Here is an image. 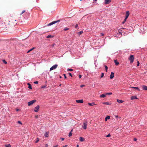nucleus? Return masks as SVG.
I'll return each instance as SVG.
<instances>
[{"label": "nucleus", "mask_w": 147, "mask_h": 147, "mask_svg": "<svg viewBox=\"0 0 147 147\" xmlns=\"http://www.w3.org/2000/svg\"><path fill=\"white\" fill-rule=\"evenodd\" d=\"M63 20V19H62L58 20L57 21H54L48 24L47 25V26H51V25H53L55 23L59 22L61 20Z\"/></svg>", "instance_id": "obj_1"}, {"label": "nucleus", "mask_w": 147, "mask_h": 147, "mask_svg": "<svg viewBox=\"0 0 147 147\" xmlns=\"http://www.w3.org/2000/svg\"><path fill=\"white\" fill-rule=\"evenodd\" d=\"M129 59L130 61V63H132L134 60V55H130V57L129 58Z\"/></svg>", "instance_id": "obj_2"}, {"label": "nucleus", "mask_w": 147, "mask_h": 147, "mask_svg": "<svg viewBox=\"0 0 147 147\" xmlns=\"http://www.w3.org/2000/svg\"><path fill=\"white\" fill-rule=\"evenodd\" d=\"M36 102V100H31L30 102H29L28 103V105L29 106H30L32 105L34 103Z\"/></svg>", "instance_id": "obj_3"}, {"label": "nucleus", "mask_w": 147, "mask_h": 147, "mask_svg": "<svg viewBox=\"0 0 147 147\" xmlns=\"http://www.w3.org/2000/svg\"><path fill=\"white\" fill-rule=\"evenodd\" d=\"M57 66L58 65L57 64H55L53 65L50 68V71H51L53 69H55L57 68Z\"/></svg>", "instance_id": "obj_4"}, {"label": "nucleus", "mask_w": 147, "mask_h": 147, "mask_svg": "<svg viewBox=\"0 0 147 147\" xmlns=\"http://www.w3.org/2000/svg\"><path fill=\"white\" fill-rule=\"evenodd\" d=\"M87 123L86 121L85 122H84L83 123V125H82V127L85 129H86L87 128Z\"/></svg>", "instance_id": "obj_5"}, {"label": "nucleus", "mask_w": 147, "mask_h": 147, "mask_svg": "<svg viewBox=\"0 0 147 147\" xmlns=\"http://www.w3.org/2000/svg\"><path fill=\"white\" fill-rule=\"evenodd\" d=\"M111 0H105L104 3L105 4H107L109 3L111 1Z\"/></svg>", "instance_id": "obj_6"}, {"label": "nucleus", "mask_w": 147, "mask_h": 147, "mask_svg": "<svg viewBox=\"0 0 147 147\" xmlns=\"http://www.w3.org/2000/svg\"><path fill=\"white\" fill-rule=\"evenodd\" d=\"M76 102L77 103H83L84 102L83 100V99L76 100Z\"/></svg>", "instance_id": "obj_7"}, {"label": "nucleus", "mask_w": 147, "mask_h": 147, "mask_svg": "<svg viewBox=\"0 0 147 147\" xmlns=\"http://www.w3.org/2000/svg\"><path fill=\"white\" fill-rule=\"evenodd\" d=\"M114 73L111 72V74L110 75V78L111 79H112V78H113L114 77Z\"/></svg>", "instance_id": "obj_8"}, {"label": "nucleus", "mask_w": 147, "mask_h": 147, "mask_svg": "<svg viewBox=\"0 0 147 147\" xmlns=\"http://www.w3.org/2000/svg\"><path fill=\"white\" fill-rule=\"evenodd\" d=\"M129 11H127L126 12V13L125 14V18L127 19L128 17L129 16Z\"/></svg>", "instance_id": "obj_9"}, {"label": "nucleus", "mask_w": 147, "mask_h": 147, "mask_svg": "<svg viewBox=\"0 0 147 147\" xmlns=\"http://www.w3.org/2000/svg\"><path fill=\"white\" fill-rule=\"evenodd\" d=\"M142 89L143 90H147V86L145 85H143L142 86Z\"/></svg>", "instance_id": "obj_10"}, {"label": "nucleus", "mask_w": 147, "mask_h": 147, "mask_svg": "<svg viewBox=\"0 0 147 147\" xmlns=\"http://www.w3.org/2000/svg\"><path fill=\"white\" fill-rule=\"evenodd\" d=\"M46 137H48L49 136V132L48 131H46L45 132L44 135Z\"/></svg>", "instance_id": "obj_11"}, {"label": "nucleus", "mask_w": 147, "mask_h": 147, "mask_svg": "<svg viewBox=\"0 0 147 147\" xmlns=\"http://www.w3.org/2000/svg\"><path fill=\"white\" fill-rule=\"evenodd\" d=\"M131 100L134 99H138V98L136 97V96H133L131 97Z\"/></svg>", "instance_id": "obj_12"}, {"label": "nucleus", "mask_w": 147, "mask_h": 147, "mask_svg": "<svg viewBox=\"0 0 147 147\" xmlns=\"http://www.w3.org/2000/svg\"><path fill=\"white\" fill-rule=\"evenodd\" d=\"M85 139L84 138L82 137H80V140L81 142H83L84 141Z\"/></svg>", "instance_id": "obj_13"}, {"label": "nucleus", "mask_w": 147, "mask_h": 147, "mask_svg": "<svg viewBox=\"0 0 147 147\" xmlns=\"http://www.w3.org/2000/svg\"><path fill=\"white\" fill-rule=\"evenodd\" d=\"M53 37H54V36H51V35H48L46 37V38H53Z\"/></svg>", "instance_id": "obj_14"}, {"label": "nucleus", "mask_w": 147, "mask_h": 147, "mask_svg": "<svg viewBox=\"0 0 147 147\" xmlns=\"http://www.w3.org/2000/svg\"><path fill=\"white\" fill-rule=\"evenodd\" d=\"M106 94H102L100 96V98H104L106 97Z\"/></svg>", "instance_id": "obj_15"}, {"label": "nucleus", "mask_w": 147, "mask_h": 147, "mask_svg": "<svg viewBox=\"0 0 147 147\" xmlns=\"http://www.w3.org/2000/svg\"><path fill=\"white\" fill-rule=\"evenodd\" d=\"M114 62H115V65H118L119 63V62H118L117 61V60H114Z\"/></svg>", "instance_id": "obj_16"}, {"label": "nucleus", "mask_w": 147, "mask_h": 147, "mask_svg": "<svg viewBox=\"0 0 147 147\" xmlns=\"http://www.w3.org/2000/svg\"><path fill=\"white\" fill-rule=\"evenodd\" d=\"M110 119V117L109 116H108L106 117L105 118V121H107V119Z\"/></svg>", "instance_id": "obj_17"}, {"label": "nucleus", "mask_w": 147, "mask_h": 147, "mask_svg": "<svg viewBox=\"0 0 147 147\" xmlns=\"http://www.w3.org/2000/svg\"><path fill=\"white\" fill-rule=\"evenodd\" d=\"M131 88H134L135 89H136V90H138L139 91L140 90L137 87H131Z\"/></svg>", "instance_id": "obj_18"}, {"label": "nucleus", "mask_w": 147, "mask_h": 147, "mask_svg": "<svg viewBox=\"0 0 147 147\" xmlns=\"http://www.w3.org/2000/svg\"><path fill=\"white\" fill-rule=\"evenodd\" d=\"M28 88L30 89H32V86L29 83L28 84Z\"/></svg>", "instance_id": "obj_19"}, {"label": "nucleus", "mask_w": 147, "mask_h": 147, "mask_svg": "<svg viewBox=\"0 0 147 147\" xmlns=\"http://www.w3.org/2000/svg\"><path fill=\"white\" fill-rule=\"evenodd\" d=\"M117 101L119 103H122L123 102V101L122 100H119L118 99L117 100Z\"/></svg>", "instance_id": "obj_20"}, {"label": "nucleus", "mask_w": 147, "mask_h": 147, "mask_svg": "<svg viewBox=\"0 0 147 147\" xmlns=\"http://www.w3.org/2000/svg\"><path fill=\"white\" fill-rule=\"evenodd\" d=\"M83 33V31H80L78 33V35L80 36Z\"/></svg>", "instance_id": "obj_21"}, {"label": "nucleus", "mask_w": 147, "mask_h": 147, "mask_svg": "<svg viewBox=\"0 0 147 147\" xmlns=\"http://www.w3.org/2000/svg\"><path fill=\"white\" fill-rule=\"evenodd\" d=\"M13 21L15 22V24H16V20H14V19L12 20H11L9 22H10V23H11Z\"/></svg>", "instance_id": "obj_22"}, {"label": "nucleus", "mask_w": 147, "mask_h": 147, "mask_svg": "<svg viewBox=\"0 0 147 147\" xmlns=\"http://www.w3.org/2000/svg\"><path fill=\"white\" fill-rule=\"evenodd\" d=\"M69 30V28H67V27H65L63 29L64 31H66L67 30Z\"/></svg>", "instance_id": "obj_23"}, {"label": "nucleus", "mask_w": 147, "mask_h": 147, "mask_svg": "<svg viewBox=\"0 0 147 147\" xmlns=\"http://www.w3.org/2000/svg\"><path fill=\"white\" fill-rule=\"evenodd\" d=\"M88 105L90 106H93V105H94V104L92 103H88Z\"/></svg>", "instance_id": "obj_24"}, {"label": "nucleus", "mask_w": 147, "mask_h": 147, "mask_svg": "<svg viewBox=\"0 0 147 147\" xmlns=\"http://www.w3.org/2000/svg\"><path fill=\"white\" fill-rule=\"evenodd\" d=\"M5 147H11V145L10 144H8V145H5Z\"/></svg>", "instance_id": "obj_25"}, {"label": "nucleus", "mask_w": 147, "mask_h": 147, "mask_svg": "<svg viewBox=\"0 0 147 147\" xmlns=\"http://www.w3.org/2000/svg\"><path fill=\"white\" fill-rule=\"evenodd\" d=\"M105 71L106 72H107V70H108V68L107 67V66L106 65H105Z\"/></svg>", "instance_id": "obj_26"}, {"label": "nucleus", "mask_w": 147, "mask_h": 147, "mask_svg": "<svg viewBox=\"0 0 147 147\" xmlns=\"http://www.w3.org/2000/svg\"><path fill=\"white\" fill-rule=\"evenodd\" d=\"M2 61L3 63H4L5 64H6L7 63V62L5 60H3Z\"/></svg>", "instance_id": "obj_27"}, {"label": "nucleus", "mask_w": 147, "mask_h": 147, "mask_svg": "<svg viewBox=\"0 0 147 147\" xmlns=\"http://www.w3.org/2000/svg\"><path fill=\"white\" fill-rule=\"evenodd\" d=\"M106 95H111L112 94V93L111 92L107 93L106 94Z\"/></svg>", "instance_id": "obj_28"}, {"label": "nucleus", "mask_w": 147, "mask_h": 147, "mask_svg": "<svg viewBox=\"0 0 147 147\" xmlns=\"http://www.w3.org/2000/svg\"><path fill=\"white\" fill-rule=\"evenodd\" d=\"M39 106H36V107H35V109L37 110H38V109H39Z\"/></svg>", "instance_id": "obj_29"}, {"label": "nucleus", "mask_w": 147, "mask_h": 147, "mask_svg": "<svg viewBox=\"0 0 147 147\" xmlns=\"http://www.w3.org/2000/svg\"><path fill=\"white\" fill-rule=\"evenodd\" d=\"M25 12V10H23L22 11V12L20 14V15H22V14L23 13H24Z\"/></svg>", "instance_id": "obj_30"}, {"label": "nucleus", "mask_w": 147, "mask_h": 147, "mask_svg": "<svg viewBox=\"0 0 147 147\" xmlns=\"http://www.w3.org/2000/svg\"><path fill=\"white\" fill-rule=\"evenodd\" d=\"M127 19L126 18H125V19L122 22V24H124L125 23V22L126 21V20Z\"/></svg>", "instance_id": "obj_31"}, {"label": "nucleus", "mask_w": 147, "mask_h": 147, "mask_svg": "<svg viewBox=\"0 0 147 147\" xmlns=\"http://www.w3.org/2000/svg\"><path fill=\"white\" fill-rule=\"evenodd\" d=\"M72 133H71V132H70V133L69 134V136L70 137L71 136H72Z\"/></svg>", "instance_id": "obj_32"}, {"label": "nucleus", "mask_w": 147, "mask_h": 147, "mask_svg": "<svg viewBox=\"0 0 147 147\" xmlns=\"http://www.w3.org/2000/svg\"><path fill=\"white\" fill-rule=\"evenodd\" d=\"M67 71H73V69H68Z\"/></svg>", "instance_id": "obj_33"}, {"label": "nucleus", "mask_w": 147, "mask_h": 147, "mask_svg": "<svg viewBox=\"0 0 147 147\" xmlns=\"http://www.w3.org/2000/svg\"><path fill=\"white\" fill-rule=\"evenodd\" d=\"M104 76V74L103 73H102L101 74V78H102Z\"/></svg>", "instance_id": "obj_34"}, {"label": "nucleus", "mask_w": 147, "mask_h": 147, "mask_svg": "<svg viewBox=\"0 0 147 147\" xmlns=\"http://www.w3.org/2000/svg\"><path fill=\"white\" fill-rule=\"evenodd\" d=\"M111 136V135L110 134H109L108 135H107V136H106V137H110Z\"/></svg>", "instance_id": "obj_35"}, {"label": "nucleus", "mask_w": 147, "mask_h": 147, "mask_svg": "<svg viewBox=\"0 0 147 147\" xmlns=\"http://www.w3.org/2000/svg\"><path fill=\"white\" fill-rule=\"evenodd\" d=\"M39 141V139L38 138H37V140H36V141H35V143H37Z\"/></svg>", "instance_id": "obj_36"}, {"label": "nucleus", "mask_w": 147, "mask_h": 147, "mask_svg": "<svg viewBox=\"0 0 147 147\" xmlns=\"http://www.w3.org/2000/svg\"><path fill=\"white\" fill-rule=\"evenodd\" d=\"M18 123L20 124H21V125H22V123L20 121H18Z\"/></svg>", "instance_id": "obj_37"}, {"label": "nucleus", "mask_w": 147, "mask_h": 147, "mask_svg": "<svg viewBox=\"0 0 147 147\" xmlns=\"http://www.w3.org/2000/svg\"><path fill=\"white\" fill-rule=\"evenodd\" d=\"M38 83V81H36L34 82V83L35 84H37Z\"/></svg>", "instance_id": "obj_38"}, {"label": "nucleus", "mask_w": 147, "mask_h": 147, "mask_svg": "<svg viewBox=\"0 0 147 147\" xmlns=\"http://www.w3.org/2000/svg\"><path fill=\"white\" fill-rule=\"evenodd\" d=\"M139 64H140V63H139V61H137V66H139Z\"/></svg>", "instance_id": "obj_39"}, {"label": "nucleus", "mask_w": 147, "mask_h": 147, "mask_svg": "<svg viewBox=\"0 0 147 147\" xmlns=\"http://www.w3.org/2000/svg\"><path fill=\"white\" fill-rule=\"evenodd\" d=\"M104 104H106V105H108L109 104V103L108 102H105L104 103Z\"/></svg>", "instance_id": "obj_40"}, {"label": "nucleus", "mask_w": 147, "mask_h": 147, "mask_svg": "<svg viewBox=\"0 0 147 147\" xmlns=\"http://www.w3.org/2000/svg\"><path fill=\"white\" fill-rule=\"evenodd\" d=\"M85 86V85H81L80 86V87L81 88H82V87H84Z\"/></svg>", "instance_id": "obj_41"}, {"label": "nucleus", "mask_w": 147, "mask_h": 147, "mask_svg": "<svg viewBox=\"0 0 147 147\" xmlns=\"http://www.w3.org/2000/svg\"><path fill=\"white\" fill-rule=\"evenodd\" d=\"M32 49H31L30 50H29L28 52H27V53H29L30 52V51H32Z\"/></svg>", "instance_id": "obj_42"}, {"label": "nucleus", "mask_w": 147, "mask_h": 147, "mask_svg": "<svg viewBox=\"0 0 147 147\" xmlns=\"http://www.w3.org/2000/svg\"><path fill=\"white\" fill-rule=\"evenodd\" d=\"M69 75L70 76H71V77H72V74H71V73H69Z\"/></svg>", "instance_id": "obj_43"}, {"label": "nucleus", "mask_w": 147, "mask_h": 147, "mask_svg": "<svg viewBox=\"0 0 147 147\" xmlns=\"http://www.w3.org/2000/svg\"><path fill=\"white\" fill-rule=\"evenodd\" d=\"M63 75L64 76L65 78L66 79L67 78L66 76V75L65 74H64Z\"/></svg>", "instance_id": "obj_44"}, {"label": "nucleus", "mask_w": 147, "mask_h": 147, "mask_svg": "<svg viewBox=\"0 0 147 147\" xmlns=\"http://www.w3.org/2000/svg\"><path fill=\"white\" fill-rule=\"evenodd\" d=\"M78 24H76V25L75 27L76 28H77L78 27Z\"/></svg>", "instance_id": "obj_45"}, {"label": "nucleus", "mask_w": 147, "mask_h": 147, "mask_svg": "<svg viewBox=\"0 0 147 147\" xmlns=\"http://www.w3.org/2000/svg\"><path fill=\"white\" fill-rule=\"evenodd\" d=\"M61 140L62 141H63L64 140V138H61Z\"/></svg>", "instance_id": "obj_46"}, {"label": "nucleus", "mask_w": 147, "mask_h": 147, "mask_svg": "<svg viewBox=\"0 0 147 147\" xmlns=\"http://www.w3.org/2000/svg\"><path fill=\"white\" fill-rule=\"evenodd\" d=\"M46 87V86H43L42 87V88H45Z\"/></svg>", "instance_id": "obj_47"}, {"label": "nucleus", "mask_w": 147, "mask_h": 147, "mask_svg": "<svg viewBox=\"0 0 147 147\" xmlns=\"http://www.w3.org/2000/svg\"><path fill=\"white\" fill-rule=\"evenodd\" d=\"M79 77L80 78H81L82 77V75H80L79 76Z\"/></svg>", "instance_id": "obj_48"}, {"label": "nucleus", "mask_w": 147, "mask_h": 147, "mask_svg": "<svg viewBox=\"0 0 147 147\" xmlns=\"http://www.w3.org/2000/svg\"><path fill=\"white\" fill-rule=\"evenodd\" d=\"M118 32H119V33H121V30H119L118 31Z\"/></svg>", "instance_id": "obj_49"}, {"label": "nucleus", "mask_w": 147, "mask_h": 147, "mask_svg": "<svg viewBox=\"0 0 147 147\" xmlns=\"http://www.w3.org/2000/svg\"><path fill=\"white\" fill-rule=\"evenodd\" d=\"M101 35L102 36H103L104 35V34L102 33H101Z\"/></svg>", "instance_id": "obj_50"}, {"label": "nucleus", "mask_w": 147, "mask_h": 147, "mask_svg": "<svg viewBox=\"0 0 147 147\" xmlns=\"http://www.w3.org/2000/svg\"><path fill=\"white\" fill-rule=\"evenodd\" d=\"M137 140V139L136 138H135L134 139V141H136Z\"/></svg>", "instance_id": "obj_51"}, {"label": "nucleus", "mask_w": 147, "mask_h": 147, "mask_svg": "<svg viewBox=\"0 0 147 147\" xmlns=\"http://www.w3.org/2000/svg\"><path fill=\"white\" fill-rule=\"evenodd\" d=\"M54 147H58V145H57L56 146H54Z\"/></svg>", "instance_id": "obj_52"}, {"label": "nucleus", "mask_w": 147, "mask_h": 147, "mask_svg": "<svg viewBox=\"0 0 147 147\" xmlns=\"http://www.w3.org/2000/svg\"><path fill=\"white\" fill-rule=\"evenodd\" d=\"M67 145H66L65 146H64L63 147H67Z\"/></svg>", "instance_id": "obj_53"}, {"label": "nucleus", "mask_w": 147, "mask_h": 147, "mask_svg": "<svg viewBox=\"0 0 147 147\" xmlns=\"http://www.w3.org/2000/svg\"><path fill=\"white\" fill-rule=\"evenodd\" d=\"M115 117L116 118H117V117H118V116L117 115H115Z\"/></svg>", "instance_id": "obj_54"}, {"label": "nucleus", "mask_w": 147, "mask_h": 147, "mask_svg": "<svg viewBox=\"0 0 147 147\" xmlns=\"http://www.w3.org/2000/svg\"><path fill=\"white\" fill-rule=\"evenodd\" d=\"M38 116H35V117L36 118H38Z\"/></svg>", "instance_id": "obj_55"}, {"label": "nucleus", "mask_w": 147, "mask_h": 147, "mask_svg": "<svg viewBox=\"0 0 147 147\" xmlns=\"http://www.w3.org/2000/svg\"><path fill=\"white\" fill-rule=\"evenodd\" d=\"M72 131H73V129H72L71 130V131H70V132H71V133H72Z\"/></svg>", "instance_id": "obj_56"}, {"label": "nucleus", "mask_w": 147, "mask_h": 147, "mask_svg": "<svg viewBox=\"0 0 147 147\" xmlns=\"http://www.w3.org/2000/svg\"><path fill=\"white\" fill-rule=\"evenodd\" d=\"M77 147H79V145H77Z\"/></svg>", "instance_id": "obj_57"}, {"label": "nucleus", "mask_w": 147, "mask_h": 147, "mask_svg": "<svg viewBox=\"0 0 147 147\" xmlns=\"http://www.w3.org/2000/svg\"><path fill=\"white\" fill-rule=\"evenodd\" d=\"M35 111L36 112H37L38 111Z\"/></svg>", "instance_id": "obj_58"}, {"label": "nucleus", "mask_w": 147, "mask_h": 147, "mask_svg": "<svg viewBox=\"0 0 147 147\" xmlns=\"http://www.w3.org/2000/svg\"><path fill=\"white\" fill-rule=\"evenodd\" d=\"M16 110H17V111L19 110V109H17Z\"/></svg>", "instance_id": "obj_59"}, {"label": "nucleus", "mask_w": 147, "mask_h": 147, "mask_svg": "<svg viewBox=\"0 0 147 147\" xmlns=\"http://www.w3.org/2000/svg\"><path fill=\"white\" fill-rule=\"evenodd\" d=\"M94 0L95 1H97V0Z\"/></svg>", "instance_id": "obj_60"}, {"label": "nucleus", "mask_w": 147, "mask_h": 147, "mask_svg": "<svg viewBox=\"0 0 147 147\" xmlns=\"http://www.w3.org/2000/svg\"><path fill=\"white\" fill-rule=\"evenodd\" d=\"M60 78H61V76H60Z\"/></svg>", "instance_id": "obj_61"}, {"label": "nucleus", "mask_w": 147, "mask_h": 147, "mask_svg": "<svg viewBox=\"0 0 147 147\" xmlns=\"http://www.w3.org/2000/svg\"><path fill=\"white\" fill-rule=\"evenodd\" d=\"M34 49V48H32V50H33V49Z\"/></svg>", "instance_id": "obj_62"}, {"label": "nucleus", "mask_w": 147, "mask_h": 147, "mask_svg": "<svg viewBox=\"0 0 147 147\" xmlns=\"http://www.w3.org/2000/svg\"><path fill=\"white\" fill-rule=\"evenodd\" d=\"M61 84H60V85H59V86H61Z\"/></svg>", "instance_id": "obj_63"}, {"label": "nucleus", "mask_w": 147, "mask_h": 147, "mask_svg": "<svg viewBox=\"0 0 147 147\" xmlns=\"http://www.w3.org/2000/svg\"><path fill=\"white\" fill-rule=\"evenodd\" d=\"M47 146H46V147H47Z\"/></svg>", "instance_id": "obj_64"}]
</instances>
